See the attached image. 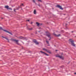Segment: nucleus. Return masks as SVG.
Segmentation results:
<instances>
[{"label": "nucleus", "mask_w": 76, "mask_h": 76, "mask_svg": "<svg viewBox=\"0 0 76 76\" xmlns=\"http://www.w3.org/2000/svg\"><path fill=\"white\" fill-rule=\"evenodd\" d=\"M69 43L71 42V44L74 47H75V44L74 43V40L72 39H70L69 40Z\"/></svg>", "instance_id": "nucleus-1"}, {"label": "nucleus", "mask_w": 76, "mask_h": 76, "mask_svg": "<svg viewBox=\"0 0 76 76\" xmlns=\"http://www.w3.org/2000/svg\"><path fill=\"white\" fill-rule=\"evenodd\" d=\"M46 35L47 37H48V38H51V33H50L48 32V31H46Z\"/></svg>", "instance_id": "nucleus-2"}, {"label": "nucleus", "mask_w": 76, "mask_h": 76, "mask_svg": "<svg viewBox=\"0 0 76 76\" xmlns=\"http://www.w3.org/2000/svg\"><path fill=\"white\" fill-rule=\"evenodd\" d=\"M11 41H12L13 42H16L17 44H18V45H19V44L18 43V42L19 41V40H18L14 39L12 38L11 39Z\"/></svg>", "instance_id": "nucleus-3"}, {"label": "nucleus", "mask_w": 76, "mask_h": 76, "mask_svg": "<svg viewBox=\"0 0 76 76\" xmlns=\"http://www.w3.org/2000/svg\"><path fill=\"white\" fill-rule=\"evenodd\" d=\"M56 57H59V58H61L62 60H64V57L61 56H60L59 55H56Z\"/></svg>", "instance_id": "nucleus-4"}, {"label": "nucleus", "mask_w": 76, "mask_h": 76, "mask_svg": "<svg viewBox=\"0 0 76 76\" xmlns=\"http://www.w3.org/2000/svg\"><path fill=\"white\" fill-rule=\"evenodd\" d=\"M56 7H57L58 8H59L60 9H61V10H63V8H62V7L60 6L59 5H57L56 6Z\"/></svg>", "instance_id": "nucleus-5"}, {"label": "nucleus", "mask_w": 76, "mask_h": 76, "mask_svg": "<svg viewBox=\"0 0 76 76\" xmlns=\"http://www.w3.org/2000/svg\"><path fill=\"white\" fill-rule=\"evenodd\" d=\"M33 42H34V43H35L36 45H38V44H39V43H38L36 39L33 40Z\"/></svg>", "instance_id": "nucleus-6"}, {"label": "nucleus", "mask_w": 76, "mask_h": 76, "mask_svg": "<svg viewBox=\"0 0 76 76\" xmlns=\"http://www.w3.org/2000/svg\"><path fill=\"white\" fill-rule=\"evenodd\" d=\"M53 34L55 36V37H60L61 36V34H59L57 35L56 34V33H54Z\"/></svg>", "instance_id": "nucleus-7"}, {"label": "nucleus", "mask_w": 76, "mask_h": 76, "mask_svg": "<svg viewBox=\"0 0 76 76\" xmlns=\"http://www.w3.org/2000/svg\"><path fill=\"white\" fill-rule=\"evenodd\" d=\"M3 31H4L5 32H7V33H8L9 34H10L12 35H13V34H12V33L11 32H9V31H8L5 30H3Z\"/></svg>", "instance_id": "nucleus-8"}, {"label": "nucleus", "mask_w": 76, "mask_h": 76, "mask_svg": "<svg viewBox=\"0 0 76 76\" xmlns=\"http://www.w3.org/2000/svg\"><path fill=\"white\" fill-rule=\"evenodd\" d=\"M40 53H42V54H45V55H46V56H49V55L47 54L46 53H45V52H43L42 51H40Z\"/></svg>", "instance_id": "nucleus-9"}, {"label": "nucleus", "mask_w": 76, "mask_h": 76, "mask_svg": "<svg viewBox=\"0 0 76 76\" xmlns=\"http://www.w3.org/2000/svg\"><path fill=\"white\" fill-rule=\"evenodd\" d=\"M27 29H28V30L29 31H31V30H32V28H29L28 26H27Z\"/></svg>", "instance_id": "nucleus-10"}, {"label": "nucleus", "mask_w": 76, "mask_h": 76, "mask_svg": "<svg viewBox=\"0 0 76 76\" xmlns=\"http://www.w3.org/2000/svg\"><path fill=\"white\" fill-rule=\"evenodd\" d=\"M9 6H5V9H9Z\"/></svg>", "instance_id": "nucleus-11"}, {"label": "nucleus", "mask_w": 76, "mask_h": 76, "mask_svg": "<svg viewBox=\"0 0 76 76\" xmlns=\"http://www.w3.org/2000/svg\"><path fill=\"white\" fill-rule=\"evenodd\" d=\"M37 13V11H36V10H34V14L35 15H36V13Z\"/></svg>", "instance_id": "nucleus-12"}, {"label": "nucleus", "mask_w": 76, "mask_h": 76, "mask_svg": "<svg viewBox=\"0 0 76 76\" xmlns=\"http://www.w3.org/2000/svg\"><path fill=\"white\" fill-rule=\"evenodd\" d=\"M46 52H47L48 53H49V54H51V52H50V51H49V50H46Z\"/></svg>", "instance_id": "nucleus-13"}, {"label": "nucleus", "mask_w": 76, "mask_h": 76, "mask_svg": "<svg viewBox=\"0 0 76 76\" xmlns=\"http://www.w3.org/2000/svg\"><path fill=\"white\" fill-rule=\"evenodd\" d=\"M19 38H25L22 36H20L19 37Z\"/></svg>", "instance_id": "nucleus-14"}, {"label": "nucleus", "mask_w": 76, "mask_h": 76, "mask_svg": "<svg viewBox=\"0 0 76 76\" xmlns=\"http://www.w3.org/2000/svg\"><path fill=\"white\" fill-rule=\"evenodd\" d=\"M46 42L48 43V44H49V42L47 40V39H46Z\"/></svg>", "instance_id": "nucleus-15"}, {"label": "nucleus", "mask_w": 76, "mask_h": 76, "mask_svg": "<svg viewBox=\"0 0 76 76\" xmlns=\"http://www.w3.org/2000/svg\"><path fill=\"white\" fill-rule=\"evenodd\" d=\"M7 40V41L8 42H9V39L8 38H5Z\"/></svg>", "instance_id": "nucleus-16"}, {"label": "nucleus", "mask_w": 76, "mask_h": 76, "mask_svg": "<svg viewBox=\"0 0 76 76\" xmlns=\"http://www.w3.org/2000/svg\"><path fill=\"white\" fill-rule=\"evenodd\" d=\"M36 24H37V26H39V23L38 22L36 23Z\"/></svg>", "instance_id": "nucleus-17"}, {"label": "nucleus", "mask_w": 76, "mask_h": 76, "mask_svg": "<svg viewBox=\"0 0 76 76\" xmlns=\"http://www.w3.org/2000/svg\"><path fill=\"white\" fill-rule=\"evenodd\" d=\"M0 30H3V31L4 30L3 29V28H2L0 26Z\"/></svg>", "instance_id": "nucleus-18"}, {"label": "nucleus", "mask_w": 76, "mask_h": 76, "mask_svg": "<svg viewBox=\"0 0 76 76\" xmlns=\"http://www.w3.org/2000/svg\"><path fill=\"white\" fill-rule=\"evenodd\" d=\"M43 50H45V51H46L47 50L45 48H43Z\"/></svg>", "instance_id": "nucleus-19"}, {"label": "nucleus", "mask_w": 76, "mask_h": 76, "mask_svg": "<svg viewBox=\"0 0 76 76\" xmlns=\"http://www.w3.org/2000/svg\"><path fill=\"white\" fill-rule=\"evenodd\" d=\"M39 1H40V2H42V1L41 0H37Z\"/></svg>", "instance_id": "nucleus-20"}, {"label": "nucleus", "mask_w": 76, "mask_h": 76, "mask_svg": "<svg viewBox=\"0 0 76 76\" xmlns=\"http://www.w3.org/2000/svg\"><path fill=\"white\" fill-rule=\"evenodd\" d=\"M8 9H10V10H12V8H9Z\"/></svg>", "instance_id": "nucleus-21"}, {"label": "nucleus", "mask_w": 76, "mask_h": 76, "mask_svg": "<svg viewBox=\"0 0 76 76\" xmlns=\"http://www.w3.org/2000/svg\"><path fill=\"white\" fill-rule=\"evenodd\" d=\"M33 1L34 3H35V1L34 0H33Z\"/></svg>", "instance_id": "nucleus-22"}, {"label": "nucleus", "mask_w": 76, "mask_h": 76, "mask_svg": "<svg viewBox=\"0 0 76 76\" xmlns=\"http://www.w3.org/2000/svg\"><path fill=\"white\" fill-rule=\"evenodd\" d=\"M38 6H39V7H40V6H41L40 5V4H38Z\"/></svg>", "instance_id": "nucleus-23"}, {"label": "nucleus", "mask_w": 76, "mask_h": 76, "mask_svg": "<svg viewBox=\"0 0 76 76\" xmlns=\"http://www.w3.org/2000/svg\"><path fill=\"white\" fill-rule=\"evenodd\" d=\"M2 38H6V37H4L3 36H2Z\"/></svg>", "instance_id": "nucleus-24"}, {"label": "nucleus", "mask_w": 76, "mask_h": 76, "mask_svg": "<svg viewBox=\"0 0 76 76\" xmlns=\"http://www.w3.org/2000/svg\"><path fill=\"white\" fill-rule=\"evenodd\" d=\"M21 6H23V4H21Z\"/></svg>", "instance_id": "nucleus-25"}, {"label": "nucleus", "mask_w": 76, "mask_h": 76, "mask_svg": "<svg viewBox=\"0 0 76 76\" xmlns=\"http://www.w3.org/2000/svg\"><path fill=\"white\" fill-rule=\"evenodd\" d=\"M27 20V21H28V22H29V20Z\"/></svg>", "instance_id": "nucleus-26"}, {"label": "nucleus", "mask_w": 76, "mask_h": 76, "mask_svg": "<svg viewBox=\"0 0 76 76\" xmlns=\"http://www.w3.org/2000/svg\"><path fill=\"white\" fill-rule=\"evenodd\" d=\"M71 32H72V33H73V32H74V31H72Z\"/></svg>", "instance_id": "nucleus-27"}, {"label": "nucleus", "mask_w": 76, "mask_h": 76, "mask_svg": "<svg viewBox=\"0 0 76 76\" xmlns=\"http://www.w3.org/2000/svg\"><path fill=\"white\" fill-rule=\"evenodd\" d=\"M14 12H15L16 10L15 9H14Z\"/></svg>", "instance_id": "nucleus-28"}, {"label": "nucleus", "mask_w": 76, "mask_h": 76, "mask_svg": "<svg viewBox=\"0 0 76 76\" xmlns=\"http://www.w3.org/2000/svg\"><path fill=\"white\" fill-rule=\"evenodd\" d=\"M61 32H63V30H62V31H61Z\"/></svg>", "instance_id": "nucleus-29"}, {"label": "nucleus", "mask_w": 76, "mask_h": 76, "mask_svg": "<svg viewBox=\"0 0 76 76\" xmlns=\"http://www.w3.org/2000/svg\"><path fill=\"white\" fill-rule=\"evenodd\" d=\"M31 24H32V22H31Z\"/></svg>", "instance_id": "nucleus-30"}, {"label": "nucleus", "mask_w": 76, "mask_h": 76, "mask_svg": "<svg viewBox=\"0 0 76 76\" xmlns=\"http://www.w3.org/2000/svg\"><path fill=\"white\" fill-rule=\"evenodd\" d=\"M49 40H51V39H49Z\"/></svg>", "instance_id": "nucleus-31"}, {"label": "nucleus", "mask_w": 76, "mask_h": 76, "mask_svg": "<svg viewBox=\"0 0 76 76\" xmlns=\"http://www.w3.org/2000/svg\"><path fill=\"white\" fill-rule=\"evenodd\" d=\"M65 25H67V24H66Z\"/></svg>", "instance_id": "nucleus-32"}, {"label": "nucleus", "mask_w": 76, "mask_h": 76, "mask_svg": "<svg viewBox=\"0 0 76 76\" xmlns=\"http://www.w3.org/2000/svg\"><path fill=\"white\" fill-rule=\"evenodd\" d=\"M75 75H76V73H74Z\"/></svg>", "instance_id": "nucleus-33"}, {"label": "nucleus", "mask_w": 76, "mask_h": 76, "mask_svg": "<svg viewBox=\"0 0 76 76\" xmlns=\"http://www.w3.org/2000/svg\"><path fill=\"white\" fill-rule=\"evenodd\" d=\"M34 3H35L36 4H37V3H36V2Z\"/></svg>", "instance_id": "nucleus-34"}, {"label": "nucleus", "mask_w": 76, "mask_h": 76, "mask_svg": "<svg viewBox=\"0 0 76 76\" xmlns=\"http://www.w3.org/2000/svg\"><path fill=\"white\" fill-rule=\"evenodd\" d=\"M68 34V35H70V33Z\"/></svg>", "instance_id": "nucleus-35"}, {"label": "nucleus", "mask_w": 76, "mask_h": 76, "mask_svg": "<svg viewBox=\"0 0 76 76\" xmlns=\"http://www.w3.org/2000/svg\"><path fill=\"white\" fill-rule=\"evenodd\" d=\"M56 51H57V50H56Z\"/></svg>", "instance_id": "nucleus-36"}, {"label": "nucleus", "mask_w": 76, "mask_h": 76, "mask_svg": "<svg viewBox=\"0 0 76 76\" xmlns=\"http://www.w3.org/2000/svg\"><path fill=\"white\" fill-rule=\"evenodd\" d=\"M1 18V19H3V18Z\"/></svg>", "instance_id": "nucleus-37"}, {"label": "nucleus", "mask_w": 76, "mask_h": 76, "mask_svg": "<svg viewBox=\"0 0 76 76\" xmlns=\"http://www.w3.org/2000/svg\"><path fill=\"white\" fill-rule=\"evenodd\" d=\"M40 32V31H39V32Z\"/></svg>", "instance_id": "nucleus-38"}, {"label": "nucleus", "mask_w": 76, "mask_h": 76, "mask_svg": "<svg viewBox=\"0 0 76 76\" xmlns=\"http://www.w3.org/2000/svg\"><path fill=\"white\" fill-rule=\"evenodd\" d=\"M40 28H40H40H39V29H40Z\"/></svg>", "instance_id": "nucleus-39"}, {"label": "nucleus", "mask_w": 76, "mask_h": 76, "mask_svg": "<svg viewBox=\"0 0 76 76\" xmlns=\"http://www.w3.org/2000/svg\"><path fill=\"white\" fill-rule=\"evenodd\" d=\"M66 33L67 34H68V33H67V32H66Z\"/></svg>", "instance_id": "nucleus-40"}, {"label": "nucleus", "mask_w": 76, "mask_h": 76, "mask_svg": "<svg viewBox=\"0 0 76 76\" xmlns=\"http://www.w3.org/2000/svg\"><path fill=\"white\" fill-rule=\"evenodd\" d=\"M16 10H18V9H16Z\"/></svg>", "instance_id": "nucleus-41"}, {"label": "nucleus", "mask_w": 76, "mask_h": 76, "mask_svg": "<svg viewBox=\"0 0 76 76\" xmlns=\"http://www.w3.org/2000/svg\"><path fill=\"white\" fill-rule=\"evenodd\" d=\"M54 46H55V47H56V45H55Z\"/></svg>", "instance_id": "nucleus-42"}, {"label": "nucleus", "mask_w": 76, "mask_h": 76, "mask_svg": "<svg viewBox=\"0 0 76 76\" xmlns=\"http://www.w3.org/2000/svg\"><path fill=\"white\" fill-rule=\"evenodd\" d=\"M41 25H42V24H41Z\"/></svg>", "instance_id": "nucleus-43"}, {"label": "nucleus", "mask_w": 76, "mask_h": 76, "mask_svg": "<svg viewBox=\"0 0 76 76\" xmlns=\"http://www.w3.org/2000/svg\"><path fill=\"white\" fill-rule=\"evenodd\" d=\"M64 15H65V14H64Z\"/></svg>", "instance_id": "nucleus-44"}, {"label": "nucleus", "mask_w": 76, "mask_h": 76, "mask_svg": "<svg viewBox=\"0 0 76 76\" xmlns=\"http://www.w3.org/2000/svg\"><path fill=\"white\" fill-rule=\"evenodd\" d=\"M64 15H65V14H64Z\"/></svg>", "instance_id": "nucleus-45"}]
</instances>
